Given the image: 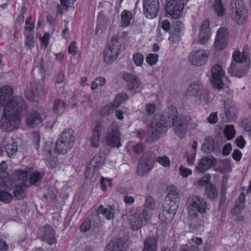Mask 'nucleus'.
Here are the masks:
<instances>
[{
  "instance_id": "nucleus-6",
  "label": "nucleus",
  "mask_w": 251,
  "mask_h": 251,
  "mask_svg": "<svg viewBox=\"0 0 251 251\" xmlns=\"http://www.w3.org/2000/svg\"><path fill=\"white\" fill-rule=\"evenodd\" d=\"M156 154L152 151H148L139 159L136 172L139 176L147 175L154 166Z\"/></svg>"
},
{
  "instance_id": "nucleus-3",
  "label": "nucleus",
  "mask_w": 251,
  "mask_h": 251,
  "mask_svg": "<svg viewBox=\"0 0 251 251\" xmlns=\"http://www.w3.org/2000/svg\"><path fill=\"white\" fill-rule=\"evenodd\" d=\"M169 191L168 195L166 197L158 218L164 223L170 222L174 217L178 207L179 193L177 189L173 186H169L167 188Z\"/></svg>"
},
{
  "instance_id": "nucleus-57",
  "label": "nucleus",
  "mask_w": 251,
  "mask_h": 251,
  "mask_svg": "<svg viewBox=\"0 0 251 251\" xmlns=\"http://www.w3.org/2000/svg\"><path fill=\"white\" fill-rule=\"evenodd\" d=\"M155 105L153 103H149L146 106V113L149 116H151L153 114L155 109Z\"/></svg>"
},
{
  "instance_id": "nucleus-30",
  "label": "nucleus",
  "mask_w": 251,
  "mask_h": 251,
  "mask_svg": "<svg viewBox=\"0 0 251 251\" xmlns=\"http://www.w3.org/2000/svg\"><path fill=\"white\" fill-rule=\"evenodd\" d=\"M72 147L73 146L66 144L65 142L58 139L56 142L54 151L59 154H65L67 153Z\"/></svg>"
},
{
  "instance_id": "nucleus-29",
  "label": "nucleus",
  "mask_w": 251,
  "mask_h": 251,
  "mask_svg": "<svg viewBox=\"0 0 251 251\" xmlns=\"http://www.w3.org/2000/svg\"><path fill=\"white\" fill-rule=\"evenodd\" d=\"M9 156H12L17 151V145L12 138H5L2 143Z\"/></svg>"
},
{
  "instance_id": "nucleus-21",
  "label": "nucleus",
  "mask_w": 251,
  "mask_h": 251,
  "mask_svg": "<svg viewBox=\"0 0 251 251\" xmlns=\"http://www.w3.org/2000/svg\"><path fill=\"white\" fill-rule=\"evenodd\" d=\"M210 35V21L208 20H206L203 22L201 26L199 37L200 43L203 44L208 41Z\"/></svg>"
},
{
  "instance_id": "nucleus-36",
  "label": "nucleus",
  "mask_w": 251,
  "mask_h": 251,
  "mask_svg": "<svg viewBox=\"0 0 251 251\" xmlns=\"http://www.w3.org/2000/svg\"><path fill=\"white\" fill-rule=\"evenodd\" d=\"M53 147V144L51 142H47L45 144L42 148L41 152L44 159H48L51 154H53L52 149Z\"/></svg>"
},
{
  "instance_id": "nucleus-16",
  "label": "nucleus",
  "mask_w": 251,
  "mask_h": 251,
  "mask_svg": "<svg viewBox=\"0 0 251 251\" xmlns=\"http://www.w3.org/2000/svg\"><path fill=\"white\" fill-rule=\"evenodd\" d=\"M207 55L202 50H193L189 56V61L196 66H202L207 62Z\"/></svg>"
},
{
  "instance_id": "nucleus-62",
  "label": "nucleus",
  "mask_w": 251,
  "mask_h": 251,
  "mask_svg": "<svg viewBox=\"0 0 251 251\" xmlns=\"http://www.w3.org/2000/svg\"><path fill=\"white\" fill-rule=\"evenodd\" d=\"M207 120L210 124H215L217 122L218 118L217 114L215 113H211L210 116L207 118Z\"/></svg>"
},
{
  "instance_id": "nucleus-22",
  "label": "nucleus",
  "mask_w": 251,
  "mask_h": 251,
  "mask_svg": "<svg viewBox=\"0 0 251 251\" xmlns=\"http://www.w3.org/2000/svg\"><path fill=\"white\" fill-rule=\"evenodd\" d=\"M130 225L133 230H136L142 226L146 221L140 214L132 212L128 217Z\"/></svg>"
},
{
  "instance_id": "nucleus-26",
  "label": "nucleus",
  "mask_w": 251,
  "mask_h": 251,
  "mask_svg": "<svg viewBox=\"0 0 251 251\" xmlns=\"http://www.w3.org/2000/svg\"><path fill=\"white\" fill-rule=\"evenodd\" d=\"M41 122V117L38 112L32 111L27 114L26 123L28 126L33 127L40 124Z\"/></svg>"
},
{
  "instance_id": "nucleus-14",
  "label": "nucleus",
  "mask_w": 251,
  "mask_h": 251,
  "mask_svg": "<svg viewBox=\"0 0 251 251\" xmlns=\"http://www.w3.org/2000/svg\"><path fill=\"white\" fill-rule=\"evenodd\" d=\"M228 32L227 29L220 28L217 33V36L214 42V47L217 50L225 48L227 44Z\"/></svg>"
},
{
  "instance_id": "nucleus-40",
  "label": "nucleus",
  "mask_w": 251,
  "mask_h": 251,
  "mask_svg": "<svg viewBox=\"0 0 251 251\" xmlns=\"http://www.w3.org/2000/svg\"><path fill=\"white\" fill-rule=\"evenodd\" d=\"M205 194L210 199L215 198L217 196L216 187L210 183L208 184L205 187Z\"/></svg>"
},
{
  "instance_id": "nucleus-54",
  "label": "nucleus",
  "mask_w": 251,
  "mask_h": 251,
  "mask_svg": "<svg viewBox=\"0 0 251 251\" xmlns=\"http://www.w3.org/2000/svg\"><path fill=\"white\" fill-rule=\"evenodd\" d=\"M132 149L136 154H139L142 152L145 149V145L142 143H139L133 145Z\"/></svg>"
},
{
  "instance_id": "nucleus-13",
  "label": "nucleus",
  "mask_w": 251,
  "mask_h": 251,
  "mask_svg": "<svg viewBox=\"0 0 251 251\" xmlns=\"http://www.w3.org/2000/svg\"><path fill=\"white\" fill-rule=\"evenodd\" d=\"M144 12L146 17L149 19L155 18L159 11L158 0H144Z\"/></svg>"
},
{
  "instance_id": "nucleus-17",
  "label": "nucleus",
  "mask_w": 251,
  "mask_h": 251,
  "mask_svg": "<svg viewBox=\"0 0 251 251\" xmlns=\"http://www.w3.org/2000/svg\"><path fill=\"white\" fill-rule=\"evenodd\" d=\"M202 89V84L198 81H195L189 85V98L191 101L196 102L201 100Z\"/></svg>"
},
{
  "instance_id": "nucleus-37",
  "label": "nucleus",
  "mask_w": 251,
  "mask_h": 251,
  "mask_svg": "<svg viewBox=\"0 0 251 251\" xmlns=\"http://www.w3.org/2000/svg\"><path fill=\"white\" fill-rule=\"evenodd\" d=\"M213 6L214 10L218 16L222 17L225 15V8L222 4V0H214Z\"/></svg>"
},
{
  "instance_id": "nucleus-56",
  "label": "nucleus",
  "mask_w": 251,
  "mask_h": 251,
  "mask_svg": "<svg viewBox=\"0 0 251 251\" xmlns=\"http://www.w3.org/2000/svg\"><path fill=\"white\" fill-rule=\"evenodd\" d=\"M91 224V220L89 218L86 219L80 226L81 231L85 232L90 228Z\"/></svg>"
},
{
  "instance_id": "nucleus-27",
  "label": "nucleus",
  "mask_w": 251,
  "mask_h": 251,
  "mask_svg": "<svg viewBox=\"0 0 251 251\" xmlns=\"http://www.w3.org/2000/svg\"><path fill=\"white\" fill-rule=\"evenodd\" d=\"M55 232L53 228L50 226L45 227L44 234L43 235V240L50 245L56 243V240L54 237Z\"/></svg>"
},
{
  "instance_id": "nucleus-47",
  "label": "nucleus",
  "mask_w": 251,
  "mask_h": 251,
  "mask_svg": "<svg viewBox=\"0 0 251 251\" xmlns=\"http://www.w3.org/2000/svg\"><path fill=\"white\" fill-rule=\"evenodd\" d=\"M11 195L5 191H0V201L5 203H9L12 200Z\"/></svg>"
},
{
  "instance_id": "nucleus-35",
  "label": "nucleus",
  "mask_w": 251,
  "mask_h": 251,
  "mask_svg": "<svg viewBox=\"0 0 251 251\" xmlns=\"http://www.w3.org/2000/svg\"><path fill=\"white\" fill-rule=\"evenodd\" d=\"M98 214H102L107 219H112L114 217L113 209L111 206L104 208L103 206L101 205L99 206L97 211Z\"/></svg>"
},
{
  "instance_id": "nucleus-23",
  "label": "nucleus",
  "mask_w": 251,
  "mask_h": 251,
  "mask_svg": "<svg viewBox=\"0 0 251 251\" xmlns=\"http://www.w3.org/2000/svg\"><path fill=\"white\" fill-rule=\"evenodd\" d=\"M103 128L102 124L100 122H97L93 129L92 135L90 141L92 147L98 148L100 144V132H101Z\"/></svg>"
},
{
  "instance_id": "nucleus-2",
  "label": "nucleus",
  "mask_w": 251,
  "mask_h": 251,
  "mask_svg": "<svg viewBox=\"0 0 251 251\" xmlns=\"http://www.w3.org/2000/svg\"><path fill=\"white\" fill-rule=\"evenodd\" d=\"M173 126L175 133L180 138L186 137L188 131V121L186 117L177 116V110L171 106L161 114H156L151 120L149 129L147 141L153 142L158 139L165 128Z\"/></svg>"
},
{
  "instance_id": "nucleus-50",
  "label": "nucleus",
  "mask_w": 251,
  "mask_h": 251,
  "mask_svg": "<svg viewBox=\"0 0 251 251\" xmlns=\"http://www.w3.org/2000/svg\"><path fill=\"white\" fill-rule=\"evenodd\" d=\"M158 55L157 54H149L147 58L146 61L151 65L153 66L155 65L158 61Z\"/></svg>"
},
{
  "instance_id": "nucleus-39",
  "label": "nucleus",
  "mask_w": 251,
  "mask_h": 251,
  "mask_svg": "<svg viewBox=\"0 0 251 251\" xmlns=\"http://www.w3.org/2000/svg\"><path fill=\"white\" fill-rule=\"evenodd\" d=\"M132 13L128 11L125 10L121 14V25L123 27L128 26L132 18Z\"/></svg>"
},
{
  "instance_id": "nucleus-31",
  "label": "nucleus",
  "mask_w": 251,
  "mask_h": 251,
  "mask_svg": "<svg viewBox=\"0 0 251 251\" xmlns=\"http://www.w3.org/2000/svg\"><path fill=\"white\" fill-rule=\"evenodd\" d=\"M15 171L12 174V177H10L8 174L6 175L3 176H1L0 177V189H8L12 188L14 185V182L13 179V175Z\"/></svg>"
},
{
  "instance_id": "nucleus-49",
  "label": "nucleus",
  "mask_w": 251,
  "mask_h": 251,
  "mask_svg": "<svg viewBox=\"0 0 251 251\" xmlns=\"http://www.w3.org/2000/svg\"><path fill=\"white\" fill-rule=\"evenodd\" d=\"M127 96L126 94L121 93L117 96L114 101V105L115 107H118L123 102L125 101L127 99Z\"/></svg>"
},
{
  "instance_id": "nucleus-1",
  "label": "nucleus",
  "mask_w": 251,
  "mask_h": 251,
  "mask_svg": "<svg viewBox=\"0 0 251 251\" xmlns=\"http://www.w3.org/2000/svg\"><path fill=\"white\" fill-rule=\"evenodd\" d=\"M13 91L10 86L0 89V107H4L0 121V126L5 131L18 128L21 117L27 113V104L19 97H13Z\"/></svg>"
},
{
  "instance_id": "nucleus-42",
  "label": "nucleus",
  "mask_w": 251,
  "mask_h": 251,
  "mask_svg": "<svg viewBox=\"0 0 251 251\" xmlns=\"http://www.w3.org/2000/svg\"><path fill=\"white\" fill-rule=\"evenodd\" d=\"M116 108L114 104L112 105H106L100 110V114L102 117H106L111 114Z\"/></svg>"
},
{
  "instance_id": "nucleus-33",
  "label": "nucleus",
  "mask_w": 251,
  "mask_h": 251,
  "mask_svg": "<svg viewBox=\"0 0 251 251\" xmlns=\"http://www.w3.org/2000/svg\"><path fill=\"white\" fill-rule=\"evenodd\" d=\"M214 149V141L210 137L205 138L202 146L201 151L205 153H210Z\"/></svg>"
},
{
  "instance_id": "nucleus-11",
  "label": "nucleus",
  "mask_w": 251,
  "mask_h": 251,
  "mask_svg": "<svg viewBox=\"0 0 251 251\" xmlns=\"http://www.w3.org/2000/svg\"><path fill=\"white\" fill-rule=\"evenodd\" d=\"M211 72L212 84L216 88L221 89L223 88L224 83L223 78L224 76V72L221 67L218 64L214 65L211 68Z\"/></svg>"
},
{
  "instance_id": "nucleus-51",
  "label": "nucleus",
  "mask_w": 251,
  "mask_h": 251,
  "mask_svg": "<svg viewBox=\"0 0 251 251\" xmlns=\"http://www.w3.org/2000/svg\"><path fill=\"white\" fill-rule=\"evenodd\" d=\"M25 45L28 49H31L34 47V36L33 34L29 33L26 35Z\"/></svg>"
},
{
  "instance_id": "nucleus-8",
  "label": "nucleus",
  "mask_w": 251,
  "mask_h": 251,
  "mask_svg": "<svg viewBox=\"0 0 251 251\" xmlns=\"http://www.w3.org/2000/svg\"><path fill=\"white\" fill-rule=\"evenodd\" d=\"M248 57V53L246 52L244 48L241 53L239 51L234 52L232 55L234 62H231L228 70V73L231 75L238 77H241L244 75L246 73V72L244 70H238L237 69L239 68L238 66V63H242L244 61H246Z\"/></svg>"
},
{
  "instance_id": "nucleus-18",
  "label": "nucleus",
  "mask_w": 251,
  "mask_h": 251,
  "mask_svg": "<svg viewBox=\"0 0 251 251\" xmlns=\"http://www.w3.org/2000/svg\"><path fill=\"white\" fill-rule=\"evenodd\" d=\"M112 131L108 133L107 142L108 145L114 147H119L121 146L120 135L117 125L113 123L110 126Z\"/></svg>"
},
{
  "instance_id": "nucleus-63",
  "label": "nucleus",
  "mask_w": 251,
  "mask_h": 251,
  "mask_svg": "<svg viewBox=\"0 0 251 251\" xmlns=\"http://www.w3.org/2000/svg\"><path fill=\"white\" fill-rule=\"evenodd\" d=\"M232 150L231 145L230 143L226 144L223 150V154L224 155H228Z\"/></svg>"
},
{
  "instance_id": "nucleus-38",
  "label": "nucleus",
  "mask_w": 251,
  "mask_h": 251,
  "mask_svg": "<svg viewBox=\"0 0 251 251\" xmlns=\"http://www.w3.org/2000/svg\"><path fill=\"white\" fill-rule=\"evenodd\" d=\"M13 182L15 188L14 190V195L15 198L18 200H23L25 197V193L21 186H25L24 184L16 185L13 177Z\"/></svg>"
},
{
  "instance_id": "nucleus-10",
  "label": "nucleus",
  "mask_w": 251,
  "mask_h": 251,
  "mask_svg": "<svg viewBox=\"0 0 251 251\" xmlns=\"http://www.w3.org/2000/svg\"><path fill=\"white\" fill-rule=\"evenodd\" d=\"M190 205L193 208L195 209H192L189 211V216H193L194 217H197L198 216V212L201 214L205 213L206 209L207 208V204L205 200L198 196H195L192 198Z\"/></svg>"
},
{
  "instance_id": "nucleus-7",
  "label": "nucleus",
  "mask_w": 251,
  "mask_h": 251,
  "mask_svg": "<svg viewBox=\"0 0 251 251\" xmlns=\"http://www.w3.org/2000/svg\"><path fill=\"white\" fill-rule=\"evenodd\" d=\"M121 48V45L118 39L112 37L103 53L104 62L108 64H112L117 58Z\"/></svg>"
},
{
  "instance_id": "nucleus-60",
  "label": "nucleus",
  "mask_w": 251,
  "mask_h": 251,
  "mask_svg": "<svg viewBox=\"0 0 251 251\" xmlns=\"http://www.w3.org/2000/svg\"><path fill=\"white\" fill-rule=\"evenodd\" d=\"M49 39V34L48 33H45L43 37L41 38V45L44 49L48 46Z\"/></svg>"
},
{
  "instance_id": "nucleus-43",
  "label": "nucleus",
  "mask_w": 251,
  "mask_h": 251,
  "mask_svg": "<svg viewBox=\"0 0 251 251\" xmlns=\"http://www.w3.org/2000/svg\"><path fill=\"white\" fill-rule=\"evenodd\" d=\"M191 242L189 243L191 244L189 251H199L198 246L202 244V239L199 237H193Z\"/></svg>"
},
{
  "instance_id": "nucleus-25",
  "label": "nucleus",
  "mask_w": 251,
  "mask_h": 251,
  "mask_svg": "<svg viewBox=\"0 0 251 251\" xmlns=\"http://www.w3.org/2000/svg\"><path fill=\"white\" fill-rule=\"evenodd\" d=\"M59 139L73 147L74 146L75 140L74 132L73 129L71 128L64 129L61 133Z\"/></svg>"
},
{
  "instance_id": "nucleus-24",
  "label": "nucleus",
  "mask_w": 251,
  "mask_h": 251,
  "mask_svg": "<svg viewBox=\"0 0 251 251\" xmlns=\"http://www.w3.org/2000/svg\"><path fill=\"white\" fill-rule=\"evenodd\" d=\"M142 251H156L158 249V240L154 236L147 237L144 241Z\"/></svg>"
},
{
  "instance_id": "nucleus-59",
  "label": "nucleus",
  "mask_w": 251,
  "mask_h": 251,
  "mask_svg": "<svg viewBox=\"0 0 251 251\" xmlns=\"http://www.w3.org/2000/svg\"><path fill=\"white\" fill-rule=\"evenodd\" d=\"M76 49L75 42H71L68 47L69 53L73 55H75L76 53Z\"/></svg>"
},
{
  "instance_id": "nucleus-5",
  "label": "nucleus",
  "mask_w": 251,
  "mask_h": 251,
  "mask_svg": "<svg viewBox=\"0 0 251 251\" xmlns=\"http://www.w3.org/2000/svg\"><path fill=\"white\" fill-rule=\"evenodd\" d=\"M229 10L231 19L238 24H243L248 16L243 0H231Z\"/></svg>"
},
{
  "instance_id": "nucleus-64",
  "label": "nucleus",
  "mask_w": 251,
  "mask_h": 251,
  "mask_svg": "<svg viewBox=\"0 0 251 251\" xmlns=\"http://www.w3.org/2000/svg\"><path fill=\"white\" fill-rule=\"evenodd\" d=\"M9 247L6 241L0 239V251H7Z\"/></svg>"
},
{
  "instance_id": "nucleus-15",
  "label": "nucleus",
  "mask_w": 251,
  "mask_h": 251,
  "mask_svg": "<svg viewBox=\"0 0 251 251\" xmlns=\"http://www.w3.org/2000/svg\"><path fill=\"white\" fill-rule=\"evenodd\" d=\"M245 195L244 193H242L238 196L236 200L234 206L232 209L231 214L232 215H236V221L238 222H242L244 219L243 215H239L245 208Z\"/></svg>"
},
{
  "instance_id": "nucleus-44",
  "label": "nucleus",
  "mask_w": 251,
  "mask_h": 251,
  "mask_svg": "<svg viewBox=\"0 0 251 251\" xmlns=\"http://www.w3.org/2000/svg\"><path fill=\"white\" fill-rule=\"evenodd\" d=\"M25 96L26 99L32 100L35 101L36 98L37 96V93L32 89L30 86H27L25 91Z\"/></svg>"
},
{
  "instance_id": "nucleus-48",
  "label": "nucleus",
  "mask_w": 251,
  "mask_h": 251,
  "mask_svg": "<svg viewBox=\"0 0 251 251\" xmlns=\"http://www.w3.org/2000/svg\"><path fill=\"white\" fill-rule=\"evenodd\" d=\"M155 161L165 167H168L170 165V159L166 155L158 156L157 157L156 156Z\"/></svg>"
},
{
  "instance_id": "nucleus-45",
  "label": "nucleus",
  "mask_w": 251,
  "mask_h": 251,
  "mask_svg": "<svg viewBox=\"0 0 251 251\" xmlns=\"http://www.w3.org/2000/svg\"><path fill=\"white\" fill-rule=\"evenodd\" d=\"M224 133L227 139L228 140H230L234 138L236 132L233 126H226L224 130Z\"/></svg>"
},
{
  "instance_id": "nucleus-41",
  "label": "nucleus",
  "mask_w": 251,
  "mask_h": 251,
  "mask_svg": "<svg viewBox=\"0 0 251 251\" xmlns=\"http://www.w3.org/2000/svg\"><path fill=\"white\" fill-rule=\"evenodd\" d=\"M121 241L119 240L111 241L106 246L105 251H118L120 248Z\"/></svg>"
},
{
  "instance_id": "nucleus-53",
  "label": "nucleus",
  "mask_w": 251,
  "mask_h": 251,
  "mask_svg": "<svg viewBox=\"0 0 251 251\" xmlns=\"http://www.w3.org/2000/svg\"><path fill=\"white\" fill-rule=\"evenodd\" d=\"M30 86L37 93L42 91L44 87V85L42 83L36 81L32 82L30 84Z\"/></svg>"
},
{
  "instance_id": "nucleus-32",
  "label": "nucleus",
  "mask_w": 251,
  "mask_h": 251,
  "mask_svg": "<svg viewBox=\"0 0 251 251\" xmlns=\"http://www.w3.org/2000/svg\"><path fill=\"white\" fill-rule=\"evenodd\" d=\"M225 112L226 118L231 121L235 118L237 110L234 105L231 102L227 101L225 102Z\"/></svg>"
},
{
  "instance_id": "nucleus-34",
  "label": "nucleus",
  "mask_w": 251,
  "mask_h": 251,
  "mask_svg": "<svg viewBox=\"0 0 251 251\" xmlns=\"http://www.w3.org/2000/svg\"><path fill=\"white\" fill-rule=\"evenodd\" d=\"M66 106V102L60 99L54 100L53 105V110L54 113L61 114L65 109Z\"/></svg>"
},
{
  "instance_id": "nucleus-20",
  "label": "nucleus",
  "mask_w": 251,
  "mask_h": 251,
  "mask_svg": "<svg viewBox=\"0 0 251 251\" xmlns=\"http://www.w3.org/2000/svg\"><path fill=\"white\" fill-rule=\"evenodd\" d=\"M123 77L125 81L129 83L127 86L128 90L133 92L138 91L141 83L137 76L126 73L123 75Z\"/></svg>"
},
{
  "instance_id": "nucleus-4",
  "label": "nucleus",
  "mask_w": 251,
  "mask_h": 251,
  "mask_svg": "<svg viewBox=\"0 0 251 251\" xmlns=\"http://www.w3.org/2000/svg\"><path fill=\"white\" fill-rule=\"evenodd\" d=\"M44 176V173L36 171L30 172L26 170L24 172L21 170H17L13 173L14 180L16 185L24 184L26 187L32 185L39 186Z\"/></svg>"
},
{
  "instance_id": "nucleus-19",
  "label": "nucleus",
  "mask_w": 251,
  "mask_h": 251,
  "mask_svg": "<svg viewBox=\"0 0 251 251\" xmlns=\"http://www.w3.org/2000/svg\"><path fill=\"white\" fill-rule=\"evenodd\" d=\"M217 164V160L213 156H207L203 157L200 160L196 167L199 172L202 173L208 170L211 167L215 166Z\"/></svg>"
},
{
  "instance_id": "nucleus-61",
  "label": "nucleus",
  "mask_w": 251,
  "mask_h": 251,
  "mask_svg": "<svg viewBox=\"0 0 251 251\" xmlns=\"http://www.w3.org/2000/svg\"><path fill=\"white\" fill-rule=\"evenodd\" d=\"M179 174L183 177H187L188 176V169L181 165L179 168Z\"/></svg>"
},
{
  "instance_id": "nucleus-46",
  "label": "nucleus",
  "mask_w": 251,
  "mask_h": 251,
  "mask_svg": "<svg viewBox=\"0 0 251 251\" xmlns=\"http://www.w3.org/2000/svg\"><path fill=\"white\" fill-rule=\"evenodd\" d=\"M46 161L47 166L50 168H54L58 163V159L57 157L53 154L47 159H44Z\"/></svg>"
},
{
  "instance_id": "nucleus-52",
  "label": "nucleus",
  "mask_w": 251,
  "mask_h": 251,
  "mask_svg": "<svg viewBox=\"0 0 251 251\" xmlns=\"http://www.w3.org/2000/svg\"><path fill=\"white\" fill-rule=\"evenodd\" d=\"M133 59L136 66H140L143 63L144 56L142 53L138 52L133 55Z\"/></svg>"
},
{
  "instance_id": "nucleus-12",
  "label": "nucleus",
  "mask_w": 251,
  "mask_h": 251,
  "mask_svg": "<svg viewBox=\"0 0 251 251\" xmlns=\"http://www.w3.org/2000/svg\"><path fill=\"white\" fill-rule=\"evenodd\" d=\"M104 154L101 152L96 154L91 160L85 174V176L91 177L99 167L104 164Z\"/></svg>"
},
{
  "instance_id": "nucleus-28",
  "label": "nucleus",
  "mask_w": 251,
  "mask_h": 251,
  "mask_svg": "<svg viewBox=\"0 0 251 251\" xmlns=\"http://www.w3.org/2000/svg\"><path fill=\"white\" fill-rule=\"evenodd\" d=\"M155 205L154 201L151 197H148L146 199L144 207L143 209V215H144L145 221L149 220L150 212L154 209Z\"/></svg>"
},
{
  "instance_id": "nucleus-9",
  "label": "nucleus",
  "mask_w": 251,
  "mask_h": 251,
  "mask_svg": "<svg viewBox=\"0 0 251 251\" xmlns=\"http://www.w3.org/2000/svg\"><path fill=\"white\" fill-rule=\"evenodd\" d=\"M184 7L183 0H167L165 10L168 14L174 19H178L182 14Z\"/></svg>"
},
{
  "instance_id": "nucleus-55",
  "label": "nucleus",
  "mask_w": 251,
  "mask_h": 251,
  "mask_svg": "<svg viewBox=\"0 0 251 251\" xmlns=\"http://www.w3.org/2000/svg\"><path fill=\"white\" fill-rule=\"evenodd\" d=\"M100 185L101 187V189L102 191H105L107 189L106 185H108L110 187L112 186V183L111 179L105 178L103 177H101L100 180Z\"/></svg>"
},
{
  "instance_id": "nucleus-58",
  "label": "nucleus",
  "mask_w": 251,
  "mask_h": 251,
  "mask_svg": "<svg viewBox=\"0 0 251 251\" xmlns=\"http://www.w3.org/2000/svg\"><path fill=\"white\" fill-rule=\"evenodd\" d=\"M236 143L237 146L240 149H243L245 146V140L242 136L238 137L236 139Z\"/></svg>"
}]
</instances>
